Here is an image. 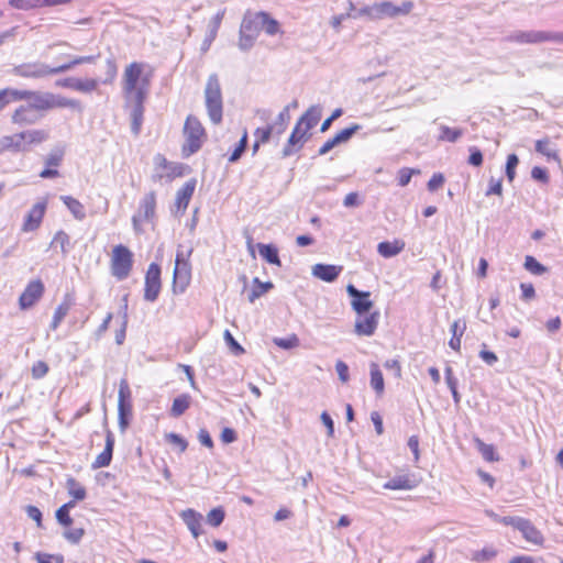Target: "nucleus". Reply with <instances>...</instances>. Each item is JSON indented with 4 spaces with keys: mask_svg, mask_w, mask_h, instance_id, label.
I'll return each mask as SVG.
<instances>
[{
    "mask_svg": "<svg viewBox=\"0 0 563 563\" xmlns=\"http://www.w3.org/2000/svg\"><path fill=\"white\" fill-rule=\"evenodd\" d=\"M519 531L528 542L536 545H542L544 538L541 531L538 530L530 520L525 519V521L521 522V527H519Z\"/></svg>",
    "mask_w": 563,
    "mask_h": 563,
    "instance_id": "obj_27",
    "label": "nucleus"
},
{
    "mask_svg": "<svg viewBox=\"0 0 563 563\" xmlns=\"http://www.w3.org/2000/svg\"><path fill=\"white\" fill-rule=\"evenodd\" d=\"M263 26L262 30L265 31L268 35H275L279 32V23L277 20L271 18V15L264 12V16L262 18Z\"/></svg>",
    "mask_w": 563,
    "mask_h": 563,
    "instance_id": "obj_44",
    "label": "nucleus"
},
{
    "mask_svg": "<svg viewBox=\"0 0 563 563\" xmlns=\"http://www.w3.org/2000/svg\"><path fill=\"white\" fill-rule=\"evenodd\" d=\"M496 555L497 551L494 548L489 547L474 552L472 560L475 562H485L494 559Z\"/></svg>",
    "mask_w": 563,
    "mask_h": 563,
    "instance_id": "obj_51",
    "label": "nucleus"
},
{
    "mask_svg": "<svg viewBox=\"0 0 563 563\" xmlns=\"http://www.w3.org/2000/svg\"><path fill=\"white\" fill-rule=\"evenodd\" d=\"M97 56L90 55V56H75L69 59L68 63L60 64V67H63V73H66L70 69H73L77 65L81 64H90L96 60Z\"/></svg>",
    "mask_w": 563,
    "mask_h": 563,
    "instance_id": "obj_41",
    "label": "nucleus"
},
{
    "mask_svg": "<svg viewBox=\"0 0 563 563\" xmlns=\"http://www.w3.org/2000/svg\"><path fill=\"white\" fill-rule=\"evenodd\" d=\"M307 133L308 132H306L302 126H300V125H298V123H296V125L288 139L287 144L283 148L282 155L284 158L292 155L294 153H296L298 150L301 148V146H302L301 141L305 139Z\"/></svg>",
    "mask_w": 563,
    "mask_h": 563,
    "instance_id": "obj_19",
    "label": "nucleus"
},
{
    "mask_svg": "<svg viewBox=\"0 0 563 563\" xmlns=\"http://www.w3.org/2000/svg\"><path fill=\"white\" fill-rule=\"evenodd\" d=\"M197 181L196 179L187 180L184 186L176 192L175 207L177 212L184 213L187 209L189 201L195 192Z\"/></svg>",
    "mask_w": 563,
    "mask_h": 563,
    "instance_id": "obj_17",
    "label": "nucleus"
},
{
    "mask_svg": "<svg viewBox=\"0 0 563 563\" xmlns=\"http://www.w3.org/2000/svg\"><path fill=\"white\" fill-rule=\"evenodd\" d=\"M99 81L95 78H77L75 90L84 93H90L97 89Z\"/></svg>",
    "mask_w": 563,
    "mask_h": 563,
    "instance_id": "obj_42",
    "label": "nucleus"
},
{
    "mask_svg": "<svg viewBox=\"0 0 563 563\" xmlns=\"http://www.w3.org/2000/svg\"><path fill=\"white\" fill-rule=\"evenodd\" d=\"M184 135L186 142L183 145V153L185 156H190L197 153L206 139V131L199 119L195 115H188L184 125Z\"/></svg>",
    "mask_w": 563,
    "mask_h": 563,
    "instance_id": "obj_5",
    "label": "nucleus"
},
{
    "mask_svg": "<svg viewBox=\"0 0 563 563\" xmlns=\"http://www.w3.org/2000/svg\"><path fill=\"white\" fill-rule=\"evenodd\" d=\"M412 9V1H404L400 5H396L391 1H382L361 8L360 14H366V18L376 21L385 18L394 19L400 15H407Z\"/></svg>",
    "mask_w": 563,
    "mask_h": 563,
    "instance_id": "obj_3",
    "label": "nucleus"
},
{
    "mask_svg": "<svg viewBox=\"0 0 563 563\" xmlns=\"http://www.w3.org/2000/svg\"><path fill=\"white\" fill-rule=\"evenodd\" d=\"M23 141L30 148L33 144H41L49 137V134L45 130H26L21 132Z\"/></svg>",
    "mask_w": 563,
    "mask_h": 563,
    "instance_id": "obj_33",
    "label": "nucleus"
},
{
    "mask_svg": "<svg viewBox=\"0 0 563 563\" xmlns=\"http://www.w3.org/2000/svg\"><path fill=\"white\" fill-rule=\"evenodd\" d=\"M57 243H59L63 254H66L68 252L66 246L69 244L68 234L62 230L58 231L52 241V244Z\"/></svg>",
    "mask_w": 563,
    "mask_h": 563,
    "instance_id": "obj_64",
    "label": "nucleus"
},
{
    "mask_svg": "<svg viewBox=\"0 0 563 563\" xmlns=\"http://www.w3.org/2000/svg\"><path fill=\"white\" fill-rule=\"evenodd\" d=\"M71 306H73L71 297L69 295H66L64 300L55 309V312H54V316H53V320H52V322L49 324V329L51 330L54 331V330H56L59 327V324L62 323L64 318L69 312Z\"/></svg>",
    "mask_w": 563,
    "mask_h": 563,
    "instance_id": "obj_28",
    "label": "nucleus"
},
{
    "mask_svg": "<svg viewBox=\"0 0 563 563\" xmlns=\"http://www.w3.org/2000/svg\"><path fill=\"white\" fill-rule=\"evenodd\" d=\"M84 536L85 530L82 528L67 529L63 532V537L71 544H78Z\"/></svg>",
    "mask_w": 563,
    "mask_h": 563,
    "instance_id": "obj_52",
    "label": "nucleus"
},
{
    "mask_svg": "<svg viewBox=\"0 0 563 563\" xmlns=\"http://www.w3.org/2000/svg\"><path fill=\"white\" fill-rule=\"evenodd\" d=\"M190 280V264L184 263L183 265H175L173 273V287L174 291L179 287V291L183 292L188 286Z\"/></svg>",
    "mask_w": 563,
    "mask_h": 563,
    "instance_id": "obj_24",
    "label": "nucleus"
},
{
    "mask_svg": "<svg viewBox=\"0 0 563 563\" xmlns=\"http://www.w3.org/2000/svg\"><path fill=\"white\" fill-rule=\"evenodd\" d=\"M44 294V284L40 279L32 280L27 284L24 291L19 298L20 308L25 310L35 305Z\"/></svg>",
    "mask_w": 563,
    "mask_h": 563,
    "instance_id": "obj_12",
    "label": "nucleus"
},
{
    "mask_svg": "<svg viewBox=\"0 0 563 563\" xmlns=\"http://www.w3.org/2000/svg\"><path fill=\"white\" fill-rule=\"evenodd\" d=\"M68 494L74 497L75 500H84L86 498V489L81 486L74 477H68L66 482Z\"/></svg>",
    "mask_w": 563,
    "mask_h": 563,
    "instance_id": "obj_38",
    "label": "nucleus"
},
{
    "mask_svg": "<svg viewBox=\"0 0 563 563\" xmlns=\"http://www.w3.org/2000/svg\"><path fill=\"white\" fill-rule=\"evenodd\" d=\"M272 132H273L272 125H267L266 128H257L254 132L255 141H258L262 144L268 142L271 139Z\"/></svg>",
    "mask_w": 563,
    "mask_h": 563,
    "instance_id": "obj_59",
    "label": "nucleus"
},
{
    "mask_svg": "<svg viewBox=\"0 0 563 563\" xmlns=\"http://www.w3.org/2000/svg\"><path fill=\"white\" fill-rule=\"evenodd\" d=\"M133 254L124 245L114 246L111 260V274L118 279H125L132 269Z\"/></svg>",
    "mask_w": 563,
    "mask_h": 563,
    "instance_id": "obj_7",
    "label": "nucleus"
},
{
    "mask_svg": "<svg viewBox=\"0 0 563 563\" xmlns=\"http://www.w3.org/2000/svg\"><path fill=\"white\" fill-rule=\"evenodd\" d=\"M346 292L352 298V309L358 314H367L373 308L374 303L371 300V292L357 289L354 285L346 286Z\"/></svg>",
    "mask_w": 563,
    "mask_h": 563,
    "instance_id": "obj_10",
    "label": "nucleus"
},
{
    "mask_svg": "<svg viewBox=\"0 0 563 563\" xmlns=\"http://www.w3.org/2000/svg\"><path fill=\"white\" fill-rule=\"evenodd\" d=\"M257 249L260 255L269 264L280 266L278 249L273 244L258 243Z\"/></svg>",
    "mask_w": 563,
    "mask_h": 563,
    "instance_id": "obj_31",
    "label": "nucleus"
},
{
    "mask_svg": "<svg viewBox=\"0 0 563 563\" xmlns=\"http://www.w3.org/2000/svg\"><path fill=\"white\" fill-rule=\"evenodd\" d=\"M180 517L194 538H198L202 531V516L194 509H186Z\"/></svg>",
    "mask_w": 563,
    "mask_h": 563,
    "instance_id": "obj_22",
    "label": "nucleus"
},
{
    "mask_svg": "<svg viewBox=\"0 0 563 563\" xmlns=\"http://www.w3.org/2000/svg\"><path fill=\"white\" fill-rule=\"evenodd\" d=\"M246 147H247V132L245 130L243 132V135L240 139L236 147L234 148L232 154L229 156V162L230 163H236L241 158L243 153L245 152Z\"/></svg>",
    "mask_w": 563,
    "mask_h": 563,
    "instance_id": "obj_43",
    "label": "nucleus"
},
{
    "mask_svg": "<svg viewBox=\"0 0 563 563\" xmlns=\"http://www.w3.org/2000/svg\"><path fill=\"white\" fill-rule=\"evenodd\" d=\"M445 181L442 173H434L427 184L429 191L438 190Z\"/></svg>",
    "mask_w": 563,
    "mask_h": 563,
    "instance_id": "obj_62",
    "label": "nucleus"
},
{
    "mask_svg": "<svg viewBox=\"0 0 563 563\" xmlns=\"http://www.w3.org/2000/svg\"><path fill=\"white\" fill-rule=\"evenodd\" d=\"M274 287L272 282H261L258 277H255L253 279V288L251 292L249 294V301L254 302L257 298H260L262 295L267 292Z\"/></svg>",
    "mask_w": 563,
    "mask_h": 563,
    "instance_id": "obj_35",
    "label": "nucleus"
},
{
    "mask_svg": "<svg viewBox=\"0 0 563 563\" xmlns=\"http://www.w3.org/2000/svg\"><path fill=\"white\" fill-rule=\"evenodd\" d=\"M420 174L419 169L404 167L398 172V185L401 187L407 186L412 175Z\"/></svg>",
    "mask_w": 563,
    "mask_h": 563,
    "instance_id": "obj_55",
    "label": "nucleus"
},
{
    "mask_svg": "<svg viewBox=\"0 0 563 563\" xmlns=\"http://www.w3.org/2000/svg\"><path fill=\"white\" fill-rule=\"evenodd\" d=\"M46 207L45 200L36 202L26 213L21 231L27 233L37 230L45 216Z\"/></svg>",
    "mask_w": 563,
    "mask_h": 563,
    "instance_id": "obj_11",
    "label": "nucleus"
},
{
    "mask_svg": "<svg viewBox=\"0 0 563 563\" xmlns=\"http://www.w3.org/2000/svg\"><path fill=\"white\" fill-rule=\"evenodd\" d=\"M10 151L14 153L27 152L29 147L22 139V134L4 135L0 139V153Z\"/></svg>",
    "mask_w": 563,
    "mask_h": 563,
    "instance_id": "obj_21",
    "label": "nucleus"
},
{
    "mask_svg": "<svg viewBox=\"0 0 563 563\" xmlns=\"http://www.w3.org/2000/svg\"><path fill=\"white\" fill-rule=\"evenodd\" d=\"M48 365L44 361H37L32 366V377L41 379L48 373Z\"/></svg>",
    "mask_w": 563,
    "mask_h": 563,
    "instance_id": "obj_58",
    "label": "nucleus"
},
{
    "mask_svg": "<svg viewBox=\"0 0 563 563\" xmlns=\"http://www.w3.org/2000/svg\"><path fill=\"white\" fill-rule=\"evenodd\" d=\"M504 41L517 44H540L542 43V31H514L507 34Z\"/></svg>",
    "mask_w": 563,
    "mask_h": 563,
    "instance_id": "obj_14",
    "label": "nucleus"
},
{
    "mask_svg": "<svg viewBox=\"0 0 563 563\" xmlns=\"http://www.w3.org/2000/svg\"><path fill=\"white\" fill-rule=\"evenodd\" d=\"M477 448H478L479 452L482 453V456L486 461L494 462V461L499 460V457L496 455L494 445L486 444L483 441L477 439Z\"/></svg>",
    "mask_w": 563,
    "mask_h": 563,
    "instance_id": "obj_47",
    "label": "nucleus"
},
{
    "mask_svg": "<svg viewBox=\"0 0 563 563\" xmlns=\"http://www.w3.org/2000/svg\"><path fill=\"white\" fill-rule=\"evenodd\" d=\"M342 272L341 266L331 264H316L312 266V275L323 282L333 283Z\"/></svg>",
    "mask_w": 563,
    "mask_h": 563,
    "instance_id": "obj_20",
    "label": "nucleus"
},
{
    "mask_svg": "<svg viewBox=\"0 0 563 563\" xmlns=\"http://www.w3.org/2000/svg\"><path fill=\"white\" fill-rule=\"evenodd\" d=\"M264 12L251 13L246 12L241 26H240V40L239 47L242 51H249L253 47L260 32L262 31L263 22L262 18Z\"/></svg>",
    "mask_w": 563,
    "mask_h": 563,
    "instance_id": "obj_4",
    "label": "nucleus"
},
{
    "mask_svg": "<svg viewBox=\"0 0 563 563\" xmlns=\"http://www.w3.org/2000/svg\"><path fill=\"white\" fill-rule=\"evenodd\" d=\"M64 156V151L59 147L53 148L45 158L47 166H59Z\"/></svg>",
    "mask_w": 563,
    "mask_h": 563,
    "instance_id": "obj_53",
    "label": "nucleus"
},
{
    "mask_svg": "<svg viewBox=\"0 0 563 563\" xmlns=\"http://www.w3.org/2000/svg\"><path fill=\"white\" fill-rule=\"evenodd\" d=\"M440 135H439V141H446V142H450V143H455L462 135H463V130L461 129H452L450 126H446V125H441L440 126Z\"/></svg>",
    "mask_w": 563,
    "mask_h": 563,
    "instance_id": "obj_39",
    "label": "nucleus"
},
{
    "mask_svg": "<svg viewBox=\"0 0 563 563\" xmlns=\"http://www.w3.org/2000/svg\"><path fill=\"white\" fill-rule=\"evenodd\" d=\"M417 481L409 474L397 475L387 481L383 487L390 490H410L417 487Z\"/></svg>",
    "mask_w": 563,
    "mask_h": 563,
    "instance_id": "obj_23",
    "label": "nucleus"
},
{
    "mask_svg": "<svg viewBox=\"0 0 563 563\" xmlns=\"http://www.w3.org/2000/svg\"><path fill=\"white\" fill-rule=\"evenodd\" d=\"M63 69L60 65L51 67L42 62H33L14 66L12 73L23 78L38 79L49 75L63 74Z\"/></svg>",
    "mask_w": 563,
    "mask_h": 563,
    "instance_id": "obj_8",
    "label": "nucleus"
},
{
    "mask_svg": "<svg viewBox=\"0 0 563 563\" xmlns=\"http://www.w3.org/2000/svg\"><path fill=\"white\" fill-rule=\"evenodd\" d=\"M2 95L4 99L7 100V103L12 101H19V100H26L29 90H18V89H11L5 88L2 89Z\"/></svg>",
    "mask_w": 563,
    "mask_h": 563,
    "instance_id": "obj_45",
    "label": "nucleus"
},
{
    "mask_svg": "<svg viewBox=\"0 0 563 563\" xmlns=\"http://www.w3.org/2000/svg\"><path fill=\"white\" fill-rule=\"evenodd\" d=\"M60 199L75 217V219L84 220L86 218L85 207L79 200L70 196H62Z\"/></svg>",
    "mask_w": 563,
    "mask_h": 563,
    "instance_id": "obj_32",
    "label": "nucleus"
},
{
    "mask_svg": "<svg viewBox=\"0 0 563 563\" xmlns=\"http://www.w3.org/2000/svg\"><path fill=\"white\" fill-rule=\"evenodd\" d=\"M156 210V194L155 191L147 192L139 205V210L136 214H140L143 220H152L155 217Z\"/></svg>",
    "mask_w": 563,
    "mask_h": 563,
    "instance_id": "obj_25",
    "label": "nucleus"
},
{
    "mask_svg": "<svg viewBox=\"0 0 563 563\" xmlns=\"http://www.w3.org/2000/svg\"><path fill=\"white\" fill-rule=\"evenodd\" d=\"M321 107L320 106H311L297 121L298 125L303 126V130L308 132L313 126L317 125L319 120L321 119Z\"/></svg>",
    "mask_w": 563,
    "mask_h": 563,
    "instance_id": "obj_26",
    "label": "nucleus"
},
{
    "mask_svg": "<svg viewBox=\"0 0 563 563\" xmlns=\"http://www.w3.org/2000/svg\"><path fill=\"white\" fill-rule=\"evenodd\" d=\"M113 449H114V435L110 430H108L106 433L104 449L95 459V461L91 464V468L97 470V468L109 466L112 461Z\"/></svg>",
    "mask_w": 563,
    "mask_h": 563,
    "instance_id": "obj_15",
    "label": "nucleus"
},
{
    "mask_svg": "<svg viewBox=\"0 0 563 563\" xmlns=\"http://www.w3.org/2000/svg\"><path fill=\"white\" fill-rule=\"evenodd\" d=\"M205 102L210 121L220 124L223 117V101L219 78L216 74L208 77L205 88Z\"/></svg>",
    "mask_w": 563,
    "mask_h": 563,
    "instance_id": "obj_2",
    "label": "nucleus"
},
{
    "mask_svg": "<svg viewBox=\"0 0 563 563\" xmlns=\"http://www.w3.org/2000/svg\"><path fill=\"white\" fill-rule=\"evenodd\" d=\"M225 517V512L222 507L211 509L207 515V522L212 527H219Z\"/></svg>",
    "mask_w": 563,
    "mask_h": 563,
    "instance_id": "obj_46",
    "label": "nucleus"
},
{
    "mask_svg": "<svg viewBox=\"0 0 563 563\" xmlns=\"http://www.w3.org/2000/svg\"><path fill=\"white\" fill-rule=\"evenodd\" d=\"M223 338L232 354L241 355L245 352L242 345L234 339L229 330L224 331Z\"/></svg>",
    "mask_w": 563,
    "mask_h": 563,
    "instance_id": "obj_49",
    "label": "nucleus"
},
{
    "mask_svg": "<svg viewBox=\"0 0 563 563\" xmlns=\"http://www.w3.org/2000/svg\"><path fill=\"white\" fill-rule=\"evenodd\" d=\"M52 100H53V93L52 92H42V91H32L29 90L27 92V104L32 107L37 112H42L45 110L52 109Z\"/></svg>",
    "mask_w": 563,
    "mask_h": 563,
    "instance_id": "obj_16",
    "label": "nucleus"
},
{
    "mask_svg": "<svg viewBox=\"0 0 563 563\" xmlns=\"http://www.w3.org/2000/svg\"><path fill=\"white\" fill-rule=\"evenodd\" d=\"M161 266L151 263L145 274L144 299L154 302L161 292Z\"/></svg>",
    "mask_w": 563,
    "mask_h": 563,
    "instance_id": "obj_9",
    "label": "nucleus"
},
{
    "mask_svg": "<svg viewBox=\"0 0 563 563\" xmlns=\"http://www.w3.org/2000/svg\"><path fill=\"white\" fill-rule=\"evenodd\" d=\"M379 312L374 311L365 316L363 319H357L355 322V333L358 335H373L377 329Z\"/></svg>",
    "mask_w": 563,
    "mask_h": 563,
    "instance_id": "obj_18",
    "label": "nucleus"
},
{
    "mask_svg": "<svg viewBox=\"0 0 563 563\" xmlns=\"http://www.w3.org/2000/svg\"><path fill=\"white\" fill-rule=\"evenodd\" d=\"M132 419V393L126 378H121L118 393V420L119 428L123 432L130 426Z\"/></svg>",
    "mask_w": 563,
    "mask_h": 563,
    "instance_id": "obj_6",
    "label": "nucleus"
},
{
    "mask_svg": "<svg viewBox=\"0 0 563 563\" xmlns=\"http://www.w3.org/2000/svg\"><path fill=\"white\" fill-rule=\"evenodd\" d=\"M52 109L54 108H70L78 111L82 110L80 101L76 99H69L59 95L53 93Z\"/></svg>",
    "mask_w": 563,
    "mask_h": 563,
    "instance_id": "obj_37",
    "label": "nucleus"
},
{
    "mask_svg": "<svg viewBox=\"0 0 563 563\" xmlns=\"http://www.w3.org/2000/svg\"><path fill=\"white\" fill-rule=\"evenodd\" d=\"M223 15H224V12H218L210 21L209 23V35H208V38L207 41L211 42L212 40H214L216 35H217V32L220 27V24L222 22V19H223Z\"/></svg>",
    "mask_w": 563,
    "mask_h": 563,
    "instance_id": "obj_56",
    "label": "nucleus"
},
{
    "mask_svg": "<svg viewBox=\"0 0 563 563\" xmlns=\"http://www.w3.org/2000/svg\"><path fill=\"white\" fill-rule=\"evenodd\" d=\"M274 343L284 350H290L296 347L299 343V340L296 335H291L289 338H277L274 340Z\"/></svg>",
    "mask_w": 563,
    "mask_h": 563,
    "instance_id": "obj_57",
    "label": "nucleus"
},
{
    "mask_svg": "<svg viewBox=\"0 0 563 563\" xmlns=\"http://www.w3.org/2000/svg\"><path fill=\"white\" fill-rule=\"evenodd\" d=\"M361 8L356 9L352 1H349V11L346 13L338 14L332 16L331 25L334 29H339L342 22L346 19H358L362 16H366V14H360Z\"/></svg>",
    "mask_w": 563,
    "mask_h": 563,
    "instance_id": "obj_34",
    "label": "nucleus"
},
{
    "mask_svg": "<svg viewBox=\"0 0 563 563\" xmlns=\"http://www.w3.org/2000/svg\"><path fill=\"white\" fill-rule=\"evenodd\" d=\"M369 374H371V387L374 389V391L376 393L377 396H382L385 390V383H384L383 373L376 363H371Z\"/></svg>",
    "mask_w": 563,
    "mask_h": 563,
    "instance_id": "obj_29",
    "label": "nucleus"
},
{
    "mask_svg": "<svg viewBox=\"0 0 563 563\" xmlns=\"http://www.w3.org/2000/svg\"><path fill=\"white\" fill-rule=\"evenodd\" d=\"M43 114L34 110L27 103L21 104L12 114L11 120L18 125L35 124L42 119Z\"/></svg>",
    "mask_w": 563,
    "mask_h": 563,
    "instance_id": "obj_13",
    "label": "nucleus"
},
{
    "mask_svg": "<svg viewBox=\"0 0 563 563\" xmlns=\"http://www.w3.org/2000/svg\"><path fill=\"white\" fill-rule=\"evenodd\" d=\"M523 267L533 275H543L548 268L537 261L536 257L527 255L525 258Z\"/></svg>",
    "mask_w": 563,
    "mask_h": 563,
    "instance_id": "obj_40",
    "label": "nucleus"
},
{
    "mask_svg": "<svg viewBox=\"0 0 563 563\" xmlns=\"http://www.w3.org/2000/svg\"><path fill=\"white\" fill-rule=\"evenodd\" d=\"M153 69L144 63L133 62L129 64L123 74V92L126 99H132L134 104L131 110V131L139 135L143 123L144 101L150 91Z\"/></svg>",
    "mask_w": 563,
    "mask_h": 563,
    "instance_id": "obj_1",
    "label": "nucleus"
},
{
    "mask_svg": "<svg viewBox=\"0 0 563 563\" xmlns=\"http://www.w3.org/2000/svg\"><path fill=\"white\" fill-rule=\"evenodd\" d=\"M519 164V158L516 154H509L506 162V177L511 183L516 177V167Z\"/></svg>",
    "mask_w": 563,
    "mask_h": 563,
    "instance_id": "obj_50",
    "label": "nucleus"
},
{
    "mask_svg": "<svg viewBox=\"0 0 563 563\" xmlns=\"http://www.w3.org/2000/svg\"><path fill=\"white\" fill-rule=\"evenodd\" d=\"M35 560L37 563H64V556L62 554H49L45 552L35 553Z\"/></svg>",
    "mask_w": 563,
    "mask_h": 563,
    "instance_id": "obj_54",
    "label": "nucleus"
},
{
    "mask_svg": "<svg viewBox=\"0 0 563 563\" xmlns=\"http://www.w3.org/2000/svg\"><path fill=\"white\" fill-rule=\"evenodd\" d=\"M166 440L169 443L177 445L179 448L180 452L186 451V449L188 446V442L181 435L174 433V432L166 434Z\"/></svg>",
    "mask_w": 563,
    "mask_h": 563,
    "instance_id": "obj_61",
    "label": "nucleus"
},
{
    "mask_svg": "<svg viewBox=\"0 0 563 563\" xmlns=\"http://www.w3.org/2000/svg\"><path fill=\"white\" fill-rule=\"evenodd\" d=\"M358 130H361L360 124H352L351 126L345 128L342 131H340L339 133H336L334 136H335L336 141L339 142V144H343V143L349 142Z\"/></svg>",
    "mask_w": 563,
    "mask_h": 563,
    "instance_id": "obj_48",
    "label": "nucleus"
},
{
    "mask_svg": "<svg viewBox=\"0 0 563 563\" xmlns=\"http://www.w3.org/2000/svg\"><path fill=\"white\" fill-rule=\"evenodd\" d=\"M402 247H404V244L398 245V242L393 243V242L384 241L377 245V252L383 257L389 258V257H393V256H396L397 254H399L401 252Z\"/></svg>",
    "mask_w": 563,
    "mask_h": 563,
    "instance_id": "obj_36",
    "label": "nucleus"
},
{
    "mask_svg": "<svg viewBox=\"0 0 563 563\" xmlns=\"http://www.w3.org/2000/svg\"><path fill=\"white\" fill-rule=\"evenodd\" d=\"M468 164L478 167L483 164V153L476 146L470 147Z\"/></svg>",
    "mask_w": 563,
    "mask_h": 563,
    "instance_id": "obj_60",
    "label": "nucleus"
},
{
    "mask_svg": "<svg viewBox=\"0 0 563 563\" xmlns=\"http://www.w3.org/2000/svg\"><path fill=\"white\" fill-rule=\"evenodd\" d=\"M56 520L59 525L64 527H70L73 523V518L69 515V511H66V508H58L55 512Z\"/></svg>",
    "mask_w": 563,
    "mask_h": 563,
    "instance_id": "obj_63",
    "label": "nucleus"
},
{
    "mask_svg": "<svg viewBox=\"0 0 563 563\" xmlns=\"http://www.w3.org/2000/svg\"><path fill=\"white\" fill-rule=\"evenodd\" d=\"M191 405V396L189 394H181L173 400L170 408V416L178 418L186 412Z\"/></svg>",
    "mask_w": 563,
    "mask_h": 563,
    "instance_id": "obj_30",
    "label": "nucleus"
}]
</instances>
